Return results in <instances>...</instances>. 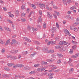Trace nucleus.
I'll return each mask as SVG.
<instances>
[{"mask_svg":"<svg viewBox=\"0 0 79 79\" xmlns=\"http://www.w3.org/2000/svg\"><path fill=\"white\" fill-rule=\"evenodd\" d=\"M37 54V53L36 52H35L33 54H31L30 55V56L31 58H33L34 56L35 55Z\"/></svg>","mask_w":79,"mask_h":79,"instance_id":"18","label":"nucleus"},{"mask_svg":"<svg viewBox=\"0 0 79 79\" xmlns=\"http://www.w3.org/2000/svg\"><path fill=\"white\" fill-rule=\"evenodd\" d=\"M55 12L56 13V15H57V16H59V15H60V13H59V12L56 11H55Z\"/></svg>","mask_w":79,"mask_h":79,"instance_id":"51","label":"nucleus"},{"mask_svg":"<svg viewBox=\"0 0 79 79\" xmlns=\"http://www.w3.org/2000/svg\"><path fill=\"white\" fill-rule=\"evenodd\" d=\"M24 69H30V68L28 66H26L24 67Z\"/></svg>","mask_w":79,"mask_h":79,"instance_id":"28","label":"nucleus"},{"mask_svg":"<svg viewBox=\"0 0 79 79\" xmlns=\"http://www.w3.org/2000/svg\"><path fill=\"white\" fill-rule=\"evenodd\" d=\"M67 1V2L68 4H69L71 2V0H66Z\"/></svg>","mask_w":79,"mask_h":79,"instance_id":"39","label":"nucleus"},{"mask_svg":"<svg viewBox=\"0 0 79 79\" xmlns=\"http://www.w3.org/2000/svg\"><path fill=\"white\" fill-rule=\"evenodd\" d=\"M43 51V52H47V51L48 50V48H43L42 49Z\"/></svg>","mask_w":79,"mask_h":79,"instance_id":"12","label":"nucleus"},{"mask_svg":"<svg viewBox=\"0 0 79 79\" xmlns=\"http://www.w3.org/2000/svg\"><path fill=\"white\" fill-rule=\"evenodd\" d=\"M25 77L24 76H21L19 77V78H24Z\"/></svg>","mask_w":79,"mask_h":79,"instance_id":"63","label":"nucleus"},{"mask_svg":"<svg viewBox=\"0 0 79 79\" xmlns=\"http://www.w3.org/2000/svg\"><path fill=\"white\" fill-rule=\"evenodd\" d=\"M71 62H72V60H71V58H70L69 61L68 62V63L69 64H70L71 66H73V64H72V63H71Z\"/></svg>","mask_w":79,"mask_h":79,"instance_id":"4","label":"nucleus"},{"mask_svg":"<svg viewBox=\"0 0 79 79\" xmlns=\"http://www.w3.org/2000/svg\"><path fill=\"white\" fill-rule=\"evenodd\" d=\"M26 13H23L21 15L22 17V18H24L25 16V15H26Z\"/></svg>","mask_w":79,"mask_h":79,"instance_id":"23","label":"nucleus"},{"mask_svg":"<svg viewBox=\"0 0 79 79\" xmlns=\"http://www.w3.org/2000/svg\"><path fill=\"white\" fill-rule=\"evenodd\" d=\"M40 66V64H35L34 66V67H39Z\"/></svg>","mask_w":79,"mask_h":79,"instance_id":"25","label":"nucleus"},{"mask_svg":"<svg viewBox=\"0 0 79 79\" xmlns=\"http://www.w3.org/2000/svg\"><path fill=\"white\" fill-rule=\"evenodd\" d=\"M55 27H53L52 28V33H54V32H55Z\"/></svg>","mask_w":79,"mask_h":79,"instance_id":"22","label":"nucleus"},{"mask_svg":"<svg viewBox=\"0 0 79 79\" xmlns=\"http://www.w3.org/2000/svg\"><path fill=\"white\" fill-rule=\"evenodd\" d=\"M21 9L22 10H24V9H25L26 7H25V5H22L21 7Z\"/></svg>","mask_w":79,"mask_h":79,"instance_id":"30","label":"nucleus"},{"mask_svg":"<svg viewBox=\"0 0 79 79\" xmlns=\"http://www.w3.org/2000/svg\"><path fill=\"white\" fill-rule=\"evenodd\" d=\"M21 20L22 22H24L25 21V18H21Z\"/></svg>","mask_w":79,"mask_h":79,"instance_id":"47","label":"nucleus"},{"mask_svg":"<svg viewBox=\"0 0 79 79\" xmlns=\"http://www.w3.org/2000/svg\"><path fill=\"white\" fill-rule=\"evenodd\" d=\"M47 53H51V51L50 50H48V51H47Z\"/></svg>","mask_w":79,"mask_h":79,"instance_id":"56","label":"nucleus"},{"mask_svg":"<svg viewBox=\"0 0 79 79\" xmlns=\"http://www.w3.org/2000/svg\"><path fill=\"white\" fill-rule=\"evenodd\" d=\"M10 40L9 39L7 40L5 44L6 45H8V44L10 43Z\"/></svg>","mask_w":79,"mask_h":79,"instance_id":"21","label":"nucleus"},{"mask_svg":"<svg viewBox=\"0 0 79 79\" xmlns=\"http://www.w3.org/2000/svg\"><path fill=\"white\" fill-rule=\"evenodd\" d=\"M74 24H75V26H77V25H78V24H79V23L78 22H75V23H74Z\"/></svg>","mask_w":79,"mask_h":79,"instance_id":"41","label":"nucleus"},{"mask_svg":"<svg viewBox=\"0 0 79 79\" xmlns=\"http://www.w3.org/2000/svg\"><path fill=\"white\" fill-rule=\"evenodd\" d=\"M35 71H31V72L29 73V74H31V75L34 74H35Z\"/></svg>","mask_w":79,"mask_h":79,"instance_id":"20","label":"nucleus"},{"mask_svg":"<svg viewBox=\"0 0 79 79\" xmlns=\"http://www.w3.org/2000/svg\"><path fill=\"white\" fill-rule=\"evenodd\" d=\"M9 16L10 17H11V18H13V17H14V15L12 14H9Z\"/></svg>","mask_w":79,"mask_h":79,"instance_id":"27","label":"nucleus"},{"mask_svg":"<svg viewBox=\"0 0 79 79\" xmlns=\"http://www.w3.org/2000/svg\"><path fill=\"white\" fill-rule=\"evenodd\" d=\"M70 20H74V17L72 16H70Z\"/></svg>","mask_w":79,"mask_h":79,"instance_id":"34","label":"nucleus"},{"mask_svg":"<svg viewBox=\"0 0 79 79\" xmlns=\"http://www.w3.org/2000/svg\"><path fill=\"white\" fill-rule=\"evenodd\" d=\"M53 16L55 18V19H56L57 18V17H56V15H55V14H53Z\"/></svg>","mask_w":79,"mask_h":79,"instance_id":"46","label":"nucleus"},{"mask_svg":"<svg viewBox=\"0 0 79 79\" xmlns=\"http://www.w3.org/2000/svg\"><path fill=\"white\" fill-rule=\"evenodd\" d=\"M56 42L55 41H53L51 42V44L52 45H53L55 44Z\"/></svg>","mask_w":79,"mask_h":79,"instance_id":"33","label":"nucleus"},{"mask_svg":"<svg viewBox=\"0 0 79 79\" xmlns=\"http://www.w3.org/2000/svg\"><path fill=\"white\" fill-rule=\"evenodd\" d=\"M55 40H59V37H56L55 38Z\"/></svg>","mask_w":79,"mask_h":79,"instance_id":"57","label":"nucleus"},{"mask_svg":"<svg viewBox=\"0 0 79 79\" xmlns=\"http://www.w3.org/2000/svg\"><path fill=\"white\" fill-rule=\"evenodd\" d=\"M76 45H74L73 46V48L74 49V50H75V49H76Z\"/></svg>","mask_w":79,"mask_h":79,"instance_id":"50","label":"nucleus"},{"mask_svg":"<svg viewBox=\"0 0 79 79\" xmlns=\"http://www.w3.org/2000/svg\"><path fill=\"white\" fill-rule=\"evenodd\" d=\"M32 6L33 9H35V10L36 9V6H35V5H34L33 4L32 5Z\"/></svg>","mask_w":79,"mask_h":79,"instance_id":"26","label":"nucleus"},{"mask_svg":"<svg viewBox=\"0 0 79 79\" xmlns=\"http://www.w3.org/2000/svg\"><path fill=\"white\" fill-rule=\"evenodd\" d=\"M70 28L72 30H73L74 31H76V32H77V29L76 27L75 28L73 26H71L70 27Z\"/></svg>","mask_w":79,"mask_h":79,"instance_id":"2","label":"nucleus"},{"mask_svg":"<svg viewBox=\"0 0 79 79\" xmlns=\"http://www.w3.org/2000/svg\"><path fill=\"white\" fill-rule=\"evenodd\" d=\"M39 12L40 15H42V11L41 10H39Z\"/></svg>","mask_w":79,"mask_h":79,"instance_id":"32","label":"nucleus"},{"mask_svg":"<svg viewBox=\"0 0 79 79\" xmlns=\"http://www.w3.org/2000/svg\"><path fill=\"white\" fill-rule=\"evenodd\" d=\"M23 40L25 41H27V39H28V38L24 37V38H23Z\"/></svg>","mask_w":79,"mask_h":79,"instance_id":"38","label":"nucleus"},{"mask_svg":"<svg viewBox=\"0 0 79 79\" xmlns=\"http://www.w3.org/2000/svg\"><path fill=\"white\" fill-rule=\"evenodd\" d=\"M7 21L9 22V23H10V24H13V22L11 21L10 20H8Z\"/></svg>","mask_w":79,"mask_h":79,"instance_id":"37","label":"nucleus"},{"mask_svg":"<svg viewBox=\"0 0 79 79\" xmlns=\"http://www.w3.org/2000/svg\"><path fill=\"white\" fill-rule=\"evenodd\" d=\"M31 29H32L33 31H34L35 32L37 31V28H34L33 27H31Z\"/></svg>","mask_w":79,"mask_h":79,"instance_id":"14","label":"nucleus"},{"mask_svg":"<svg viewBox=\"0 0 79 79\" xmlns=\"http://www.w3.org/2000/svg\"><path fill=\"white\" fill-rule=\"evenodd\" d=\"M3 10L4 11H6V10H7V9H6V8L5 7H4L3 8Z\"/></svg>","mask_w":79,"mask_h":79,"instance_id":"53","label":"nucleus"},{"mask_svg":"<svg viewBox=\"0 0 79 79\" xmlns=\"http://www.w3.org/2000/svg\"><path fill=\"white\" fill-rule=\"evenodd\" d=\"M4 69L6 71H10V69L6 66H5L4 67Z\"/></svg>","mask_w":79,"mask_h":79,"instance_id":"19","label":"nucleus"},{"mask_svg":"<svg viewBox=\"0 0 79 79\" xmlns=\"http://www.w3.org/2000/svg\"><path fill=\"white\" fill-rule=\"evenodd\" d=\"M72 43H73V44H77V42L76 41H74L72 40Z\"/></svg>","mask_w":79,"mask_h":79,"instance_id":"48","label":"nucleus"},{"mask_svg":"<svg viewBox=\"0 0 79 79\" xmlns=\"http://www.w3.org/2000/svg\"><path fill=\"white\" fill-rule=\"evenodd\" d=\"M17 42V41H16V40L15 39L12 40V42L10 43V44L11 45H12L13 44H15V43H16Z\"/></svg>","mask_w":79,"mask_h":79,"instance_id":"6","label":"nucleus"},{"mask_svg":"<svg viewBox=\"0 0 79 79\" xmlns=\"http://www.w3.org/2000/svg\"><path fill=\"white\" fill-rule=\"evenodd\" d=\"M0 43L2 45H3V42L2 40L0 39Z\"/></svg>","mask_w":79,"mask_h":79,"instance_id":"40","label":"nucleus"},{"mask_svg":"<svg viewBox=\"0 0 79 79\" xmlns=\"http://www.w3.org/2000/svg\"><path fill=\"white\" fill-rule=\"evenodd\" d=\"M45 70L44 68H38L37 69V71L38 72H42Z\"/></svg>","mask_w":79,"mask_h":79,"instance_id":"1","label":"nucleus"},{"mask_svg":"<svg viewBox=\"0 0 79 79\" xmlns=\"http://www.w3.org/2000/svg\"><path fill=\"white\" fill-rule=\"evenodd\" d=\"M79 67V63H78L76 65V66L75 67V68H77Z\"/></svg>","mask_w":79,"mask_h":79,"instance_id":"54","label":"nucleus"},{"mask_svg":"<svg viewBox=\"0 0 79 79\" xmlns=\"http://www.w3.org/2000/svg\"><path fill=\"white\" fill-rule=\"evenodd\" d=\"M31 40H30V39H29V38H28V39H27V42H31Z\"/></svg>","mask_w":79,"mask_h":79,"instance_id":"64","label":"nucleus"},{"mask_svg":"<svg viewBox=\"0 0 79 79\" xmlns=\"http://www.w3.org/2000/svg\"><path fill=\"white\" fill-rule=\"evenodd\" d=\"M66 41H60L59 42L60 45H63V44H65Z\"/></svg>","mask_w":79,"mask_h":79,"instance_id":"11","label":"nucleus"},{"mask_svg":"<svg viewBox=\"0 0 79 79\" xmlns=\"http://www.w3.org/2000/svg\"><path fill=\"white\" fill-rule=\"evenodd\" d=\"M53 77V76L52 75H51L50 76H49L48 77L49 79H52Z\"/></svg>","mask_w":79,"mask_h":79,"instance_id":"52","label":"nucleus"},{"mask_svg":"<svg viewBox=\"0 0 79 79\" xmlns=\"http://www.w3.org/2000/svg\"><path fill=\"white\" fill-rule=\"evenodd\" d=\"M51 56H52V57H53V58H55V57H56V56H55V55L54 54H52L51 55Z\"/></svg>","mask_w":79,"mask_h":79,"instance_id":"61","label":"nucleus"},{"mask_svg":"<svg viewBox=\"0 0 79 79\" xmlns=\"http://www.w3.org/2000/svg\"><path fill=\"white\" fill-rule=\"evenodd\" d=\"M16 66L17 68L18 67L19 68H22L23 67H24V65L20 64H17L16 65Z\"/></svg>","mask_w":79,"mask_h":79,"instance_id":"3","label":"nucleus"},{"mask_svg":"<svg viewBox=\"0 0 79 79\" xmlns=\"http://www.w3.org/2000/svg\"><path fill=\"white\" fill-rule=\"evenodd\" d=\"M27 29L29 31H31V26H29V25H28L27 26Z\"/></svg>","mask_w":79,"mask_h":79,"instance_id":"35","label":"nucleus"},{"mask_svg":"<svg viewBox=\"0 0 79 79\" xmlns=\"http://www.w3.org/2000/svg\"><path fill=\"white\" fill-rule=\"evenodd\" d=\"M0 31H4L3 29V28L1 26H0Z\"/></svg>","mask_w":79,"mask_h":79,"instance_id":"42","label":"nucleus"},{"mask_svg":"<svg viewBox=\"0 0 79 79\" xmlns=\"http://www.w3.org/2000/svg\"><path fill=\"white\" fill-rule=\"evenodd\" d=\"M31 14H32V12H30V14H29L28 15V17L29 18V17H30V16H31Z\"/></svg>","mask_w":79,"mask_h":79,"instance_id":"49","label":"nucleus"},{"mask_svg":"<svg viewBox=\"0 0 79 79\" xmlns=\"http://www.w3.org/2000/svg\"><path fill=\"white\" fill-rule=\"evenodd\" d=\"M64 32L65 34H69V32L68 31V30L67 29H64Z\"/></svg>","mask_w":79,"mask_h":79,"instance_id":"8","label":"nucleus"},{"mask_svg":"<svg viewBox=\"0 0 79 79\" xmlns=\"http://www.w3.org/2000/svg\"><path fill=\"white\" fill-rule=\"evenodd\" d=\"M7 65L9 67H10V66H14V65H15V64L14 63H9L7 64Z\"/></svg>","mask_w":79,"mask_h":79,"instance_id":"10","label":"nucleus"},{"mask_svg":"<svg viewBox=\"0 0 79 79\" xmlns=\"http://www.w3.org/2000/svg\"><path fill=\"white\" fill-rule=\"evenodd\" d=\"M3 1L2 0H0V3H2V4H3L4 3Z\"/></svg>","mask_w":79,"mask_h":79,"instance_id":"60","label":"nucleus"},{"mask_svg":"<svg viewBox=\"0 0 79 79\" xmlns=\"http://www.w3.org/2000/svg\"><path fill=\"white\" fill-rule=\"evenodd\" d=\"M50 44H51V41H49L47 45H50Z\"/></svg>","mask_w":79,"mask_h":79,"instance_id":"62","label":"nucleus"},{"mask_svg":"<svg viewBox=\"0 0 79 79\" xmlns=\"http://www.w3.org/2000/svg\"><path fill=\"white\" fill-rule=\"evenodd\" d=\"M17 58V57H16V56H12L11 60H16Z\"/></svg>","mask_w":79,"mask_h":79,"instance_id":"17","label":"nucleus"},{"mask_svg":"<svg viewBox=\"0 0 79 79\" xmlns=\"http://www.w3.org/2000/svg\"><path fill=\"white\" fill-rule=\"evenodd\" d=\"M53 8H54L55 9H58V7L55 6L53 5Z\"/></svg>","mask_w":79,"mask_h":79,"instance_id":"44","label":"nucleus"},{"mask_svg":"<svg viewBox=\"0 0 79 79\" xmlns=\"http://www.w3.org/2000/svg\"><path fill=\"white\" fill-rule=\"evenodd\" d=\"M57 55L59 58H61V57H63V55H62V54L61 53H57Z\"/></svg>","mask_w":79,"mask_h":79,"instance_id":"7","label":"nucleus"},{"mask_svg":"<svg viewBox=\"0 0 79 79\" xmlns=\"http://www.w3.org/2000/svg\"><path fill=\"white\" fill-rule=\"evenodd\" d=\"M65 45H67L68 46V45H70V43H68L67 42H66L65 43Z\"/></svg>","mask_w":79,"mask_h":79,"instance_id":"43","label":"nucleus"},{"mask_svg":"<svg viewBox=\"0 0 79 79\" xmlns=\"http://www.w3.org/2000/svg\"><path fill=\"white\" fill-rule=\"evenodd\" d=\"M12 56L10 54H7L6 55V57L8 58H10V59H11V57Z\"/></svg>","mask_w":79,"mask_h":79,"instance_id":"16","label":"nucleus"},{"mask_svg":"<svg viewBox=\"0 0 79 79\" xmlns=\"http://www.w3.org/2000/svg\"><path fill=\"white\" fill-rule=\"evenodd\" d=\"M5 48L2 49V53H5Z\"/></svg>","mask_w":79,"mask_h":79,"instance_id":"31","label":"nucleus"},{"mask_svg":"<svg viewBox=\"0 0 79 79\" xmlns=\"http://www.w3.org/2000/svg\"><path fill=\"white\" fill-rule=\"evenodd\" d=\"M70 18V15H68L65 16V18H66L67 19H69Z\"/></svg>","mask_w":79,"mask_h":79,"instance_id":"36","label":"nucleus"},{"mask_svg":"<svg viewBox=\"0 0 79 79\" xmlns=\"http://www.w3.org/2000/svg\"><path fill=\"white\" fill-rule=\"evenodd\" d=\"M47 26V25H46V24L45 23H44L43 24V27L44 28H46V27Z\"/></svg>","mask_w":79,"mask_h":79,"instance_id":"45","label":"nucleus"},{"mask_svg":"<svg viewBox=\"0 0 79 79\" xmlns=\"http://www.w3.org/2000/svg\"><path fill=\"white\" fill-rule=\"evenodd\" d=\"M61 63V60H59L57 62V64H60Z\"/></svg>","mask_w":79,"mask_h":79,"instance_id":"29","label":"nucleus"},{"mask_svg":"<svg viewBox=\"0 0 79 79\" xmlns=\"http://www.w3.org/2000/svg\"><path fill=\"white\" fill-rule=\"evenodd\" d=\"M39 5L41 6H43V7H44V8H45V6L43 4L40 3Z\"/></svg>","mask_w":79,"mask_h":79,"instance_id":"24","label":"nucleus"},{"mask_svg":"<svg viewBox=\"0 0 79 79\" xmlns=\"http://www.w3.org/2000/svg\"><path fill=\"white\" fill-rule=\"evenodd\" d=\"M38 21L39 22H42V19L41 18V16L39 17L38 19Z\"/></svg>","mask_w":79,"mask_h":79,"instance_id":"13","label":"nucleus"},{"mask_svg":"<svg viewBox=\"0 0 79 79\" xmlns=\"http://www.w3.org/2000/svg\"><path fill=\"white\" fill-rule=\"evenodd\" d=\"M71 11H69L67 13L68 14V15H70V14H71Z\"/></svg>","mask_w":79,"mask_h":79,"instance_id":"55","label":"nucleus"},{"mask_svg":"<svg viewBox=\"0 0 79 79\" xmlns=\"http://www.w3.org/2000/svg\"><path fill=\"white\" fill-rule=\"evenodd\" d=\"M47 15L48 17L49 18H52V14L50 12H48L47 13Z\"/></svg>","mask_w":79,"mask_h":79,"instance_id":"5","label":"nucleus"},{"mask_svg":"<svg viewBox=\"0 0 79 79\" xmlns=\"http://www.w3.org/2000/svg\"><path fill=\"white\" fill-rule=\"evenodd\" d=\"M19 51H18V50H12V53H17Z\"/></svg>","mask_w":79,"mask_h":79,"instance_id":"9","label":"nucleus"},{"mask_svg":"<svg viewBox=\"0 0 79 79\" xmlns=\"http://www.w3.org/2000/svg\"><path fill=\"white\" fill-rule=\"evenodd\" d=\"M74 69L73 68L70 69L69 70V73L70 74H71L73 73Z\"/></svg>","mask_w":79,"mask_h":79,"instance_id":"15","label":"nucleus"},{"mask_svg":"<svg viewBox=\"0 0 79 79\" xmlns=\"http://www.w3.org/2000/svg\"><path fill=\"white\" fill-rule=\"evenodd\" d=\"M36 49L38 50H39L40 49V47L37 46L36 48Z\"/></svg>","mask_w":79,"mask_h":79,"instance_id":"59","label":"nucleus"},{"mask_svg":"<svg viewBox=\"0 0 79 79\" xmlns=\"http://www.w3.org/2000/svg\"><path fill=\"white\" fill-rule=\"evenodd\" d=\"M70 53H73V49H71L69 51Z\"/></svg>","mask_w":79,"mask_h":79,"instance_id":"58","label":"nucleus"}]
</instances>
